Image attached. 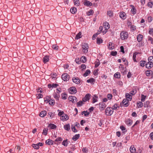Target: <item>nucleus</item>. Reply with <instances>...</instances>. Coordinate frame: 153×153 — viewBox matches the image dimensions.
<instances>
[{
	"instance_id": "obj_1",
	"label": "nucleus",
	"mask_w": 153,
	"mask_h": 153,
	"mask_svg": "<svg viewBox=\"0 0 153 153\" xmlns=\"http://www.w3.org/2000/svg\"><path fill=\"white\" fill-rule=\"evenodd\" d=\"M121 39L122 40L126 39L128 38V34L127 32L122 31L120 33Z\"/></svg>"
},
{
	"instance_id": "obj_2",
	"label": "nucleus",
	"mask_w": 153,
	"mask_h": 153,
	"mask_svg": "<svg viewBox=\"0 0 153 153\" xmlns=\"http://www.w3.org/2000/svg\"><path fill=\"white\" fill-rule=\"evenodd\" d=\"M113 113V111L110 107H108L105 110V113L107 115H111Z\"/></svg>"
},
{
	"instance_id": "obj_3",
	"label": "nucleus",
	"mask_w": 153,
	"mask_h": 153,
	"mask_svg": "<svg viewBox=\"0 0 153 153\" xmlns=\"http://www.w3.org/2000/svg\"><path fill=\"white\" fill-rule=\"evenodd\" d=\"M83 52L84 53H86L88 52V44L84 43L82 45Z\"/></svg>"
},
{
	"instance_id": "obj_4",
	"label": "nucleus",
	"mask_w": 153,
	"mask_h": 153,
	"mask_svg": "<svg viewBox=\"0 0 153 153\" xmlns=\"http://www.w3.org/2000/svg\"><path fill=\"white\" fill-rule=\"evenodd\" d=\"M69 77V75L67 74H63L62 76V79L64 81L68 80Z\"/></svg>"
},
{
	"instance_id": "obj_5",
	"label": "nucleus",
	"mask_w": 153,
	"mask_h": 153,
	"mask_svg": "<svg viewBox=\"0 0 153 153\" xmlns=\"http://www.w3.org/2000/svg\"><path fill=\"white\" fill-rule=\"evenodd\" d=\"M68 99L69 100L71 101L73 103H75L77 101L76 98L74 96H71L69 97Z\"/></svg>"
},
{
	"instance_id": "obj_6",
	"label": "nucleus",
	"mask_w": 153,
	"mask_h": 153,
	"mask_svg": "<svg viewBox=\"0 0 153 153\" xmlns=\"http://www.w3.org/2000/svg\"><path fill=\"white\" fill-rule=\"evenodd\" d=\"M128 100L126 99H124L122 101V105L124 107H127L128 105Z\"/></svg>"
},
{
	"instance_id": "obj_7",
	"label": "nucleus",
	"mask_w": 153,
	"mask_h": 153,
	"mask_svg": "<svg viewBox=\"0 0 153 153\" xmlns=\"http://www.w3.org/2000/svg\"><path fill=\"white\" fill-rule=\"evenodd\" d=\"M70 93L71 94H75L77 92L76 88L74 87H71L70 88Z\"/></svg>"
},
{
	"instance_id": "obj_8",
	"label": "nucleus",
	"mask_w": 153,
	"mask_h": 153,
	"mask_svg": "<svg viewBox=\"0 0 153 153\" xmlns=\"http://www.w3.org/2000/svg\"><path fill=\"white\" fill-rule=\"evenodd\" d=\"M91 95L89 94H86L84 98L82 100L84 102H85L89 100L90 98Z\"/></svg>"
},
{
	"instance_id": "obj_9",
	"label": "nucleus",
	"mask_w": 153,
	"mask_h": 153,
	"mask_svg": "<svg viewBox=\"0 0 153 153\" xmlns=\"http://www.w3.org/2000/svg\"><path fill=\"white\" fill-rule=\"evenodd\" d=\"M99 105L100 108H102L103 110L106 107L105 103L103 102L100 103Z\"/></svg>"
},
{
	"instance_id": "obj_10",
	"label": "nucleus",
	"mask_w": 153,
	"mask_h": 153,
	"mask_svg": "<svg viewBox=\"0 0 153 153\" xmlns=\"http://www.w3.org/2000/svg\"><path fill=\"white\" fill-rule=\"evenodd\" d=\"M130 150L131 153H135V152L136 151V149L133 145H131V146L130 148Z\"/></svg>"
},
{
	"instance_id": "obj_11",
	"label": "nucleus",
	"mask_w": 153,
	"mask_h": 153,
	"mask_svg": "<svg viewBox=\"0 0 153 153\" xmlns=\"http://www.w3.org/2000/svg\"><path fill=\"white\" fill-rule=\"evenodd\" d=\"M73 82L77 84L80 83V80L77 77H74L72 79Z\"/></svg>"
},
{
	"instance_id": "obj_12",
	"label": "nucleus",
	"mask_w": 153,
	"mask_h": 153,
	"mask_svg": "<svg viewBox=\"0 0 153 153\" xmlns=\"http://www.w3.org/2000/svg\"><path fill=\"white\" fill-rule=\"evenodd\" d=\"M143 39V36L142 35L139 34L137 35V40L139 42L141 41Z\"/></svg>"
},
{
	"instance_id": "obj_13",
	"label": "nucleus",
	"mask_w": 153,
	"mask_h": 153,
	"mask_svg": "<svg viewBox=\"0 0 153 153\" xmlns=\"http://www.w3.org/2000/svg\"><path fill=\"white\" fill-rule=\"evenodd\" d=\"M146 65V67L147 68H150L153 66V64L149 62Z\"/></svg>"
},
{
	"instance_id": "obj_14",
	"label": "nucleus",
	"mask_w": 153,
	"mask_h": 153,
	"mask_svg": "<svg viewBox=\"0 0 153 153\" xmlns=\"http://www.w3.org/2000/svg\"><path fill=\"white\" fill-rule=\"evenodd\" d=\"M84 5L88 6H91L92 5V3L89 1H85L84 2Z\"/></svg>"
},
{
	"instance_id": "obj_15",
	"label": "nucleus",
	"mask_w": 153,
	"mask_h": 153,
	"mask_svg": "<svg viewBox=\"0 0 153 153\" xmlns=\"http://www.w3.org/2000/svg\"><path fill=\"white\" fill-rule=\"evenodd\" d=\"M108 48L111 50H113L114 49V46L113 45L112 42H110L109 43V45L108 46Z\"/></svg>"
},
{
	"instance_id": "obj_16",
	"label": "nucleus",
	"mask_w": 153,
	"mask_h": 153,
	"mask_svg": "<svg viewBox=\"0 0 153 153\" xmlns=\"http://www.w3.org/2000/svg\"><path fill=\"white\" fill-rule=\"evenodd\" d=\"M97 96L96 95H94L92 98V103H94L97 102Z\"/></svg>"
},
{
	"instance_id": "obj_17",
	"label": "nucleus",
	"mask_w": 153,
	"mask_h": 153,
	"mask_svg": "<svg viewBox=\"0 0 153 153\" xmlns=\"http://www.w3.org/2000/svg\"><path fill=\"white\" fill-rule=\"evenodd\" d=\"M43 61L45 63H46L48 62L49 61L48 57L47 56H45V57L43 58Z\"/></svg>"
},
{
	"instance_id": "obj_18",
	"label": "nucleus",
	"mask_w": 153,
	"mask_h": 153,
	"mask_svg": "<svg viewBox=\"0 0 153 153\" xmlns=\"http://www.w3.org/2000/svg\"><path fill=\"white\" fill-rule=\"evenodd\" d=\"M125 96L126 99H127L128 100V101H131V100L132 99V96L128 93H126L125 94Z\"/></svg>"
},
{
	"instance_id": "obj_19",
	"label": "nucleus",
	"mask_w": 153,
	"mask_h": 153,
	"mask_svg": "<svg viewBox=\"0 0 153 153\" xmlns=\"http://www.w3.org/2000/svg\"><path fill=\"white\" fill-rule=\"evenodd\" d=\"M64 128L65 130L67 131H69L70 128V124H68L64 125Z\"/></svg>"
},
{
	"instance_id": "obj_20",
	"label": "nucleus",
	"mask_w": 153,
	"mask_h": 153,
	"mask_svg": "<svg viewBox=\"0 0 153 153\" xmlns=\"http://www.w3.org/2000/svg\"><path fill=\"white\" fill-rule=\"evenodd\" d=\"M126 123L127 125L131 126L132 123V121L129 119H128L126 121Z\"/></svg>"
},
{
	"instance_id": "obj_21",
	"label": "nucleus",
	"mask_w": 153,
	"mask_h": 153,
	"mask_svg": "<svg viewBox=\"0 0 153 153\" xmlns=\"http://www.w3.org/2000/svg\"><path fill=\"white\" fill-rule=\"evenodd\" d=\"M46 112L45 111H41L40 114V116L41 117H43L46 115Z\"/></svg>"
},
{
	"instance_id": "obj_22",
	"label": "nucleus",
	"mask_w": 153,
	"mask_h": 153,
	"mask_svg": "<svg viewBox=\"0 0 153 153\" xmlns=\"http://www.w3.org/2000/svg\"><path fill=\"white\" fill-rule=\"evenodd\" d=\"M126 14L125 13L123 12H121L120 14V17L123 19H125L126 18L125 15Z\"/></svg>"
},
{
	"instance_id": "obj_23",
	"label": "nucleus",
	"mask_w": 153,
	"mask_h": 153,
	"mask_svg": "<svg viewBox=\"0 0 153 153\" xmlns=\"http://www.w3.org/2000/svg\"><path fill=\"white\" fill-rule=\"evenodd\" d=\"M82 33L80 32H79L76 36L75 39H78L82 37Z\"/></svg>"
},
{
	"instance_id": "obj_24",
	"label": "nucleus",
	"mask_w": 153,
	"mask_h": 153,
	"mask_svg": "<svg viewBox=\"0 0 153 153\" xmlns=\"http://www.w3.org/2000/svg\"><path fill=\"white\" fill-rule=\"evenodd\" d=\"M53 141L51 139H48L46 140L45 143L47 144L50 145L51 144L52 145L53 144Z\"/></svg>"
},
{
	"instance_id": "obj_25",
	"label": "nucleus",
	"mask_w": 153,
	"mask_h": 153,
	"mask_svg": "<svg viewBox=\"0 0 153 153\" xmlns=\"http://www.w3.org/2000/svg\"><path fill=\"white\" fill-rule=\"evenodd\" d=\"M49 127L51 129H55L56 128V126L53 124H50L49 126Z\"/></svg>"
},
{
	"instance_id": "obj_26",
	"label": "nucleus",
	"mask_w": 153,
	"mask_h": 153,
	"mask_svg": "<svg viewBox=\"0 0 153 153\" xmlns=\"http://www.w3.org/2000/svg\"><path fill=\"white\" fill-rule=\"evenodd\" d=\"M79 137V134H76L72 138V140L74 141L77 140Z\"/></svg>"
},
{
	"instance_id": "obj_27",
	"label": "nucleus",
	"mask_w": 153,
	"mask_h": 153,
	"mask_svg": "<svg viewBox=\"0 0 153 153\" xmlns=\"http://www.w3.org/2000/svg\"><path fill=\"white\" fill-rule=\"evenodd\" d=\"M53 95L54 98L56 100H58L60 97L59 95L56 93H54Z\"/></svg>"
},
{
	"instance_id": "obj_28",
	"label": "nucleus",
	"mask_w": 153,
	"mask_h": 153,
	"mask_svg": "<svg viewBox=\"0 0 153 153\" xmlns=\"http://www.w3.org/2000/svg\"><path fill=\"white\" fill-rule=\"evenodd\" d=\"M68 116L65 115V114H64L62 116L61 119L62 120H68Z\"/></svg>"
},
{
	"instance_id": "obj_29",
	"label": "nucleus",
	"mask_w": 153,
	"mask_h": 153,
	"mask_svg": "<svg viewBox=\"0 0 153 153\" xmlns=\"http://www.w3.org/2000/svg\"><path fill=\"white\" fill-rule=\"evenodd\" d=\"M70 12L72 14H74L76 12V9L75 7L71 8L70 9Z\"/></svg>"
},
{
	"instance_id": "obj_30",
	"label": "nucleus",
	"mask_w": 153,
	"mask_h": 153,
	"mask_svg": "<svg viewBox=\"0 0 153 153\" xmlns=\"http://www.w3.org/2000/svg\"><path fill=\"white\" fill-rule=\"evenodd\" d=\"M90 73L91 71L90 70H87L85 71V72L83 74V76H86L90 74Z\"/></svg>"
},
{
	"instance_id": "obj_31",
	"label": "nucleus",
	"mask_w": 153,
	"mask_h": 153,
	"mask_svg": "<svg viewBox=\"0 0 153 153\" xmlns=\"http://www.w3.org/2000/svg\"><path fill=\"white\" fill-rule=\"evenodd\" d=\"M95 81V79L93 78H91L87 80V82L88 83H93Z\"/></svg>"
},
{
	"instance_id": "obj_32",
	"label": "nucleus",
	"mask_w": 153,
	"mask_h": 153,
	"mask_svg": "<svg viewBox=\"0 0 153 153\" xmlns=\"http://www.w3.org/2000/svg\"><path fill=\"white\" fill-rule=\"evenodd\" d=\"M94 11L92 10H90L87 13V16H89L92 15L93 14Z\"/></svg>"
},
{
	"instance_id": "obj_33",
	"label": "nucleus",
	"mask_w": 153,
	"mask_h": 153,
	"mask_svg": "<svg viewBox=\"0 0 153 153\" xmlns=\"http://www.w3.org/2000/svg\"><path fill=\"white\" fill-rule=\"evenodd\" d=\"M51 98L49 96H47L44 99V101L46 102V103L49 102Z\"/></svg>"
},
{
	"instance_id": "obj_34",
	"label": "nucleus",
	"mask_w": 153,
	"mask_h": 153,
	"mask_svg": "<svg viewBox=\"0 0 153 153\" xmlns=\"http://www.w3.org/2000/svg\"><path fill=\"white\" fill-rule=\"evenodd\" d=\"M149 62L153 64V56L149 57L148 59Z\"/></svg>"
},
{
	"instance_id": "obj_35",
	"label": "nucleus",
	"mask_w": 153,
	"mask_h": 153,
	"mask_svg": "<svg viewBox=\"0 0 153 153\" xmlns=\"http://www.w3.org/2000/svg\"><path fill=\"white\" fill-rule=\"evenodd\" d=\"M152 72V71L150 70L147 71L146 73V75L147 76H149L151 75Z\"/></svg>"
},
{
	"instance_id": "obj_36",
	"label": "nucleus",
	"mask_w": 153,
	"mask_h": 153,
	"mask_svg": "<svg viewBox=\"0 0 153 153\" xmlns=\"http://www.w3.org/2000/svg\"><path fill=\"white\" fill-rule=\"evenodd\" d=\"M117 108H119L118 105L117 104H115L114 105L112 106V107L111 108L113 110L116 109Z\"/></svg>"
},
{
	"instance_id": "obj_37",
	"label": "nucleus",
	"mask_w": 153,
	"mask_h": 153,
	"mask_svg": "<svg viewBox=\"0 0 153 153\" xmlns=\"http://www.w3.org/2000/svg\"><path fill=\"white\" fill-rule=\"evenodd\" d=\"M146 62L145 61H140V65L142 67H143L146 65Z\"/></svg>"
},
{
	"instance_id": "obj_38",
	"label": "nucleus",
	"mask_w": 153,
	"mask_h": 153,
	"mask_svg": "<svg viewBox=\"0 0 153 153\" xmlns=\"http://www.w3.org/2000/svg\"><path fill=\"white\" fill-rule=\"evenodd\" d=\"M81 60L82 62H83L85 63L86 61V58L85 56H82L81 58Z\"/></svg>"
},
{
	"instance_id": "obj_39",
	"label": "nucleus",
	"mask_w": 153,
	"mask_h": 153,
	"mask_svg": "<svg viewBox=\"0 0 153 153\" xmlns=\"http://www.w3.org/2000/svg\"><path fill=\"white\" fill-rule=\"evenodd\" d=\"M114 76L115 78H119L120 77V75L119 73L117 72L115 74H114Z\"/></svg>"
},
{
	"instance_id": "obj_40",
	"label": "nucleus",
	"mask_w": 153,
	"mask_h": 153,
	"mask_svg": "<svg viewBox=\"0 0 153 153\" xmlns=\"http://www.w3.org/2000/svg\"><path fill=\"white\" fill-rule=\"evenodd\" d=\"M48 131V129L47 128H45L43 130L42 134L45 135H46L47 134Z\"/></svg>"
},
{
	"instance_id": "obj_41",
	"label": "nucleus",
	"mask_w": 153,
	"mask_h": 153,
	"mask_svg": "<svg viewBox=\"0 0 153 153\" xmlns=\"http://www.w3.org/2000/svg\"><path fill=\"white\" fill-rule=\"evenodd\" d=\"M107 15L109 16H113V12L111 10L108 11L107 12Z\"/></svg>"
},
{
	"instance_id": "obj_42",
	"label": "nucleus",
	"mask_w": 153,
	"mask_h": 153,
	"mask_svg": "<svg viewBox=\"0 0 153 153\" xmlns=\"http://www.w3.org/2000/svg\"><path fill=\"white\" fill-rule=\"evenodd\" d=\"M131 12L132 13L134 14L136 13V10L134 7L132 8L131 10Z\"/></svg>"
},
{
	"instance_id": "obj_43",
	"label": "nucleus",
	"mask_w": 153,
	"mask_h": 153,
	"mask_svg": "<svg viewBox=\"0 0 153 153\" xmlns=\"http://www.w3.org/2000/svg\"><path fill=\"white\" fill-rule=\"evenodd\" d=\"M146 97V96L143 94H142L141 97V100L142 102H144Z\"/></svg>"
},
{
	"instance_id": "obj_44",
	"label": "nucleus",
	"mask_w": 153,
	"mask_h": 153,
	"mask_svg": "<svg viewBox=\"0 0 153 153\" xmlns=\"http://www.w3.org/2000/svg\"><path fill=\"white\" fill-rule=\"evenodd\" d=\"M104 26L106 30H108L109 28V25L108 23H104Z\"/></svg>"
},
{
	"instance_id": "obj_45",
	"label": "nucleus",
	"mask_w": 153,
	"mask_h": 153,
	"mask_svg": "<svg viewBox=\"0 0 153 153\" xmlns=\"http://www.w3.org/2000/svg\"><path fill=\"white\" fill-rule=\"evenodd\" d=\"M71 128L72 129V130L73 131L75 132H77V130L75 128V126L73 125H72L71 126Z\"/></svg>"
},
{
	"instance_id": "obj_46",
	"label": "nucleus",
	"mask_w": 153,
	"mask_h": 153,
	"mask_svg": "<svg viewBox=\"0 0 153 153\" xmlns=\"http://www.w3.org/2000/svg\"><path fill=\"white\" fill-rule=\"evenodd\" d=\"M74 2L75 5L77 6H78L79 5V0H74Z\"/></svg>"
},
{
	"instance_id": "obj_47",
	"label": "nucleus",
	"mask_w": 153,
	"mask_h": 153,
	"mask_svg": "<svg viewBox=\"0 0 153 153\" xmlns=\"http://www.w3.org/2000/svg\"><path fill=\"white\" fill-rule=\"evenodd\" d=\"M102 42V40L100 38H98L97 39V43L98 44H100Z\"/></svg>"
},
{
	"instance_id": "obj_48",
	"label": "nucleus",
	"mask_w": 153,
	"mask_h": 153,
	"mask_svg": "<svg viewBox=\"0 0 153 153\" xmlns=\"http://www.w3.org/2000/svg\"><path fill=\"white\" fill-rule=\"evenodd\" d=\"M62 144L64 146H67L68 145L67 140H64L62 143Z\"/></svg>"
},
{
	"instance_id": "obj_49",
	"label": "nucleus",
	"mask_w": 153,
	"mask_h": 153,
	"mask_svg": "<svg viewBox=\"0 0 153 153\" xmlns=\"http://www.w3.org/2000/svg\"><path fill=\"white\" fill-rule=\"evenodd\" d=\"M49 104L51 105H53L55 104V102L54 100H50L49 102Z\"/></svg>"
},
{
	"instance_id": "obj_50",
	"label": "nucleus",
	"mask_w": 153,
	"mask_h": 153,
	"mask_svg": "<svg viewBox=\"0 0 153 153\" xmlns=\"http://www.w3.org/2000/svg\"><path fill=\"white\" fill-rule=\"evenodd\" d=\"M52 48L55 50H58V47L56 45H52Z\"/></svg>"
},
{
	"instance_id": "obj_51",
	"label": "nucleus",
	"mask_w": 153,
	"mask_h": 153,
	"mask_svg": "<svg viewBox=\"0 0 153 153\" xmlns=\"http://www.w3.org/2000/svg\"><path fill=\"white\" fill-rule=\"evenodd\" d=\"M100 64V62L99 60H97V61L96 62L95 65V67L97 68L98 67Z\"/></svg>"
},
{
	"instance_id": "obj_52",
	"label": "nucleus",
	"mask_w": 153,
	"mask_h": 153,
	"mask_svg": "<svg viewBox=\"0 0 153 153\" xmlns=\"http://www.w3.org/2000/svg\"><path fill=\"white\" fill-rule=\"evenodd\" d=\"M83 102H84L83 101H79L77 103V105L79 107L81 106L83 104Z\"/></svg>"
},
{
	"instance_id": "obj_53",
	"label": "nucleus",
	"mask_w": 153,
	"mask_h": 153,
	"mask_svg": "<svg viewBox=\"0 0 153 153\" xmlns=\"http://www.w3.org/2000/svg\"><path fill=\"white\" fill-rule=\"evenodd\" d=\"M143 106V104L142 102H139L137 103V106L138 108L142 107Z\"/></svg>"
},
{
	"instance_id": "obj_54",
	"label": "nucleus",
	"mask_w": 153,
	"mask_h": 153,
	"mask_svg": "<svg viewBox=\"0 0 153 153\" xmlns=\"http://www.w3.org/2000/svg\"><path fill=\"white\" fill-rule=\"evenodd\" d=\"M33 147L35 149H38L39 148V146L37 144H33L32 145Z\"/></svg>"
},
{
	"instance_id": "obj_55",
	"label": "nucleus",
	"mask_w": 153,
	"mask_h": 153,
	"mask_svg": "<svg viewBox=\"0 0 153 153\" xmlns=\"http://www.w3.org/2000/svg\"><path fill=\"white\" fill-rule=\"evenodd\" d=\"M82 114H84V115L85 116H87L89 114V113L87 111H83L82 112Z\"/></svg>"
},
{
	"instance_id": "obj_56",
	"label": "nucleus",
	"mask_w": 153,
	"mask_h": 153,
	"mask_svg": "<svg viewBox=\"0 0 153 153\" xmlns=\"http://www.w3.org/2000/svg\"><path fill=\"white\" fill-rule=\"evenodd\" d=\"M148 40L149 41H150L152 44H153V39L152 37L149 36L148 37Z\"/></svg>"
},
{
	"instance_id": "obj_57",
	"label": "nucleus",
	"mask_w": 153,
	"mask_h": 153,
	"mask_svg": "<svg viewBox=\"0 0 153 153\" xmlns=\"http://www.w3.org/2000/svg\"><path fill=\"white\" fill-rule=\"evenodd\" d=\"M152 2L151 1L149 2L147 4L148 6L150 8H152Z\"/></svg>"
},
{
	"instance_id": "obj_58",
	"label": "nucleus",
	"mask_w": 153,
	"mask_h": 153,
	"mask_svg": "<svg viewBox=\"0 0 153 153\" xmlns=\"http://www.w3.org/2000/svg\"><path fill=\"white\" fill-rule=\"evenodd\" d=\"M137 91L135 90H132L130 92V94H131L134 95L136 93Z\"/></svg>"
},
{
	"instance_id": "obj_59",
	"label": "nucleus",
	"mask_w": 153,
	"mask_h": 153,
	"mask_svg": "<svg viewBox=\"0 0 153 153\" xmlns=\"http://www.w3.org/2000/svg\"><path fill=\"white\" fill-rule=\"evenodd\" d=\"M62 138L61 137H58L55 140V141H61L62 140Z\"/></svg>"
},
{
	"instance_id": "obj_60",
	"label": "nucleus",
	"mask_w": 153,
	"mask_h": 153,
	"mask_svg": "<svg viewBox=\"0 0 153 153\" xmlns=\"http://www.w3.org/2000/svg\"><path fill=\"white\" fill-rule=\"evenodd\" d=\"M117 51H112L111 52V54L113 56H115L117 54Z\"/></svg>"
},
{
	"instance_id": "obj_61",
	"label": "nucleus",
	"mask_w": 153,
	"mask_h": 153,
	"mask_svg": "<svg viewBox=\"0 0 153 153\" xmlns=\"http://www.w3.org/2000/svg\"><path fill=\"white\" fill-rule=\"evenodd\" d=\"M62 99L64 100L66 99L67 98V96L66 94H62Z\"/></svg>"
},
{
	"instance_id": "obj_62",
	"label": "nucleus",
	"mask_w": 153,
	"mask_h": 153,
	"mask_svg": "<svg viewBox=\"0 0 153 153\" xmlns=\"http://www.w3.org/2000/svg\"><path fill=\"white\" fill-rule=\"evenodd\" d=\"M82 70H84L86 68V66L84 64H82L81 66Z\"/></svg>"
},
{
	"instance_id": "obj_63",
	"label": "nucleus",
	"mask_w": 153,
	"mask_h": 153,
	"mask_svg": "<svg viewBox=\"0 0 153 153\" xmlns=\"http://www.w3.org/2000/svg\"><path fill=\"white\" fill-rule=\"evenodd\" d=\"M112 95L111 94H108L107 95V97L109 100H111L112 98Z\"/></svg>"
},
{
	"instance_id": "obj_64",
	"label": "nucleus",
	"mask_w": 153,
	"mask_h": 153,
	"mask_svg": "<svg viewBox=\"0 0 153 153\" xmlns=\"http://www.w3.org/2000/svg\"><path fill=\"white\" fill-rule=\"evenodd\" d=\"M120 49L121 52L124 53H125L124 51V48L122 46H121L120 47Z\"/></svg>"
}]
</instances>
